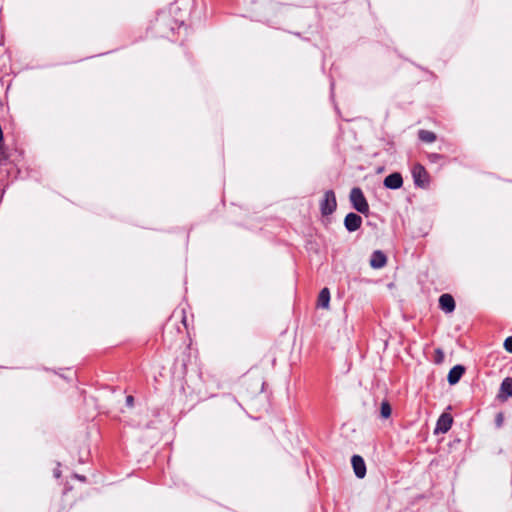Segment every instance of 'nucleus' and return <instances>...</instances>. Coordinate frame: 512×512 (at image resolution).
Wrapping results in <instances>:
<instances>
[{
	"label": "nucleus",
	"mask_w": 512,
	"mask_h": 512,
	"mask_svg": "<svg viewBox=\"0 0 512 512\" xmlns=\"http://www.w3.org/2000/svg\"><path fill=\"white\" fill-rule=\"evenodd\" d=\"M330 302V291L328 288H323L318 296L317 305L318 307L327 309Z\"/></svg>",
	"instance_id": "nucleus-12"
},
{
	"label": "nucleus",
	"mask_w": 512,
	"mask_h": 512,
	"mask_svg": "<svg viewBox=\"0 0 512 512\" xmlns=\"http://www.w3.org/2000/svg\"><path fill=\"white\" fill-rule=\"evenodd\" d=\"M337 207L336 196L333 190H327L324 193L323 200L320 202V210L322 215L327 216L332 214Z\"/></svg>",
	"instance_id": "nucleus-2"
},
{
	"label": "nucleus",
	"mask_w": 512,
	"mask_h": 512,
	"mask_svg": "<svg viewBox=\"0 0 512 512\" xmlns=\"http://www.w3.org/2000/svg\"><path fill=\"white\" fill-rule=\"evenodd\" d=\"M465 373V367L462 365H455L448 373L447 381L450 385H455L459 382L463 374Z\"/></svg>",
	"instance_id": "nucleus-9"
},
{
	"label": "nucleus",
	"mask_w": 512,
	"mask_h": 512,
	"mask_svg": "<svg viewBox=\"0 0 512 512\" xmlns=\"http://www.w3.org/2000/svg\"><path fill=\"white\" fill-rule=\"evenodd\" d=\"M403 185V179L400 173L395 172L392 174H389L384 179V186L388 189H399Z\"/></svg>",
	"instance_id": "nucleus-7"
},
{
	"label": "nucleus",
	"mask_w": 512,
	"mask_h": 512,
	"mask_svg": "<svg viewBox=\"0 0 512 512\" xmlns=\"http://www.w3.org/2000/svg\"><path fill=\"white\" fill-rule=\"evenodd\" d=\"M418 137L421 141L426 143H432L436 140V135L434 132L428 130H419Z\"/></svg>",
	"instance_id": "nucleus-13"
},
{
	"label": "nucleus",
	"mask_w": 512,
	"mask_h": 512,
	"mask_svg": "<svg viewBox=\"0 0 512 512\" xmlns=\"http://www.w3.org/2000/svg\"><path fill=\"white\" fill-rule=\"evenodd\" d=\"M362 225V218L356 213H349L344 219V226L349 232L358 230Z\"/></svg>",
	"instance_id": "nucleus-5"
},
{
	"label": "nucleus",
	"mask_w": 512,
	"mask_h": 512,
	"mask_svg": "<svg viewBox=\"0 0 512 512\" xmlns=\"http://www.w3.org/2000/svg\"><path fill=\"white\" fill-rule=\"evenodd\" d=\"M444 359V353L441 349H436L435 350V362L436 363H441Z\"/></svg>",
	"instance_id": "nucleus-15"
},
{
	"label": "nucleus",
	"mask_w": 512,
	"mask_h": 512,
	"mask_svg": "<svg viewBox=\"0 0 512 512\" xmlns=\"http://www.w3.org/2000/svg\"><path fill=\"white\" fill-rule=\"evenodd\" d=\"M412 176L416 186L425 188L429 184V175L421 164H415L412 168Z\"/></svg>",
	"instance_id": "nucleus-3"
},
{
	"label": "nucleus",
	"mask_w": 512,
	"mask_h": 512,
	"mask_svg": "<svg viewBox=\"0 0 512 512\" xmlns=\"http://www.w3.org/2000/svg\"><path fill=\"white\" fill-rule=\"evenodd\" d=\"M7 159V154L3 146V140L0 141V161Z\"/></svg>",
	"instance_id": "nucleus-18"
},
{
	"label": "nucleus",
	"mask_w": 512,
	"mask_h": 512,
	"mask_svg": "<svg viewBox=\"0 0 512 512\" xmlns=\"http://www.w3.org/2000/svg\"><path fill=\"white\" fill-rule=\"evenodd\" d=\"M503 421H504V415H503V413H501V412H500V413H498V414L496 415V418H495V424H496V426H497L498 428H500V427L502 426V424H503Z\"/></svg>",
	"instance_id": "nucleus-17"
},
{
	"label": "nucleus",
	"mask_w": 512,
	"mask_h": 512,
	"mask_svg": "<svg viewBox=\"0 0 512 512\" xmlns=\"http://www.w3.org/2000/svg\"><path fill=\"white\" fill-rule=\"evenodd\" d=\"M54 476H55L56 478H59V477H60V470L56 469V470L54 471Z\"/></svg>",
	"instance_id": "nucleus-20"
},
{
	"label": "nucleus",
	"mask_w": 512,
	"mask_h": 512,
	"mask_svg": "<svg viewBox=\"0 0 512 512\" xmlns=\"http://www.w3.org/2000/svg\"><path fill=\"white\" fill-rule=\"evenodd\" d=\"M439 307L446 313H452L455 310V301L450 294H442L439 298Z\"/></svg>",
	"instance_id": "nucleus-8"
},
{
	"label": "nucleus",
	"mask_w": 512,
	"mask_h": 512,
	"mask_svg": "<svg viewBox=\"0 0 512 512\" xmlns=\"http://www.w3.org/2000/svg\"><path fill=\"white\" fill-rule=\"evenodd\" d=\"M504 348L506 349V351H508L509 353H512V336L510 337H507L504 341Z\"/></svg>",
	"instance_id": "nucleus-16"
},
{
	"label": "nucleus",
	"mask_w": 512,
	"mask_h": 512,
	"mask_svg": "<svg viewBox=\"0 0 512 512\" xmlns=\"http://www.w3.org/2000/svg\"><path fill=\"white\" fill-rule=\"evenodd\" d=\"M387 258L385 254L380 251L376 250L372 253L370 258V266L374 269H380L383 268L386 265Z\"/></svg>",
	"instance_id": "nucleus-10"
},
{
	"label": "nucleus",
	"mask_w": 512,
	"mask_h": 512,
	"mask_svg": "<svg viewBox=\"0 0 512 512\" xmlns=\"http://www.w3.org/2000/svg\"><path fill=\"white\" fill-rule=\"evenodd\" d=\"M351 463L356 477L359 479L364 478L366 475V465L364 459L359 455H353Z\"/></svg>",
	"instance_id": "nucleus-6"
},
{
	"label": "nucleus",
	"mask_w": 512,
	"mask_h": 512,
	"mask_svg": "<svg viewBox=\"0 0 512 512\" xmlns=\"http://www.w3.org/2000/svg\"><path fill=\"white\" fill-rule=\"evenodd\" d=\"M350 201L355 210L359 213L367 214L369 212L368 202L359 187H354L350 191Z\"/></svg>",
	"instance_id": "nucleus-1"
},
{
	"label": "nucleus",
	"mask_w": 512,
	"mask_h": 512,
	"mask_svg": "<svg viewBox=\"0 0 512 512\" xmlns=\"http://www.w3.org/2000/svg\"><path fill=\"white\" fill-rule=\"evenodd\" d=\"M453 423V418L449 413H443L437 420L436 427L434 430L435 434H444L449 431Z\"/></svg>",
	"instance_id": "nucleus-4"
},
{
	"label": "nucleus",
	"mask_w": 512,
	"mask_h": 512,
	"mask_svg": "<svg viewBox=\"0 0 512 512\" xmlns=\"http://www.w3.org/2000/svg\"><path fill=\"white\" fill-rule=\"evenodd\" d=\"M510 396H512V378L507 377L501 383L498 397L506 400Z\"/></svg>",
	"instance_id": "nucleus-11"
},
{
	"label": "nucleus",
	"mask_w": 512,
	"mask_h": 512,
	"mask_svg": "<svg viewBox=\"0 0 512 512\" xmlns=\"http://www.w3.org/2000/svg\"><path fill=\"white\" fill-rule=\"evenodd\" d=\"M392 409L388 401H383L380 406V415L383 419H387L391 416Z\"/></svg>",
	"instance_id": "nucleus-14"
},
{
	"label": "nucleus",
	"mask_w": 512,
	"mask_h": 512,
	"mask_svg": "<svg viewBox=\"0 0 512 512\" xmlns=\"http://www.w3.org/2000/svg\"><path fill=\"white\" fill-rule=\"evenodd\" d=\"M133 403H134V398L133 396L129 395L126 397V404L127 406L129 407H132L133 406Z\"/></svg>",
	"instance_id": "nucleus-19"
}]
</instances>
